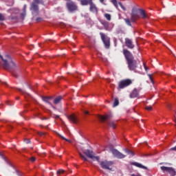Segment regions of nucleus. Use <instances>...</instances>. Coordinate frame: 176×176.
<instances>
[{"mask_svg": "<svg viewBox=\"0 0 176 176\" xmlns=\"http://www.w3.org/2000/svg\"><path fill=\"white\" fill-rule=\"evenodd\" d=\"M19 91L23 94H28L30 95L29 94H28L25 90L22 89H19Z\"/></svg>", "mask_w": 176, "mask_h": 176, "instance_id": "obj_33", "label": "nucleus"}, {"mask_svg": "<svg viewBox=\"0 0 176 176\" xmlns=\"http://www.w3.org/2000/svg\"><path fill=\"white\" fill-rule=\"evenodd\" d=\"M112 118L113 114L111 113L105 114L104 116H98V119H99L102 123H107V124H109L111 129H116V124L114 121H112Z\"/></svg>", "mask_w": 176, "mask_h": 176, "instance_id": "obj_2", "label": "nucleus"}, {"mask_svg": "<svg viewBox=\"0 0 176 176\" xmlns=\"http://www.w3.org/2000/svg\"><path fill=\"white\" fill-rule=\"evenodd\" d=\"M0 58L3 62V67L5 69H15L16 67V64L12 60V58L10 55H5L4 56H2L0 55Z\"/></svg>", "mask_w": 176, "mask_h": 176, "instance_id": "obj_3", "label": "nucleus"}, {"mask_svg": "<svg viewBox=\"0 0 176 176\" xmlns=\"http://www.w3.org/2000/svg\"><path fill=\"white\" fill-rule=\"evenodd\" d=\"M89 10L91 12L94 13H98V9L97 8V6L94 3V2H92L90 5H89Z\"/></svg>", "mask_w": 176, "mask_h": 176, "instance_id": "obj_17", "label": "nucleus"}, {"mask_svg": "<svg viewBox=\"0 0 176 176\" xmlns=\"http://www.w3.org/2000/svg\"><path fill=\"white\" fill-rule=\"evenodd\" d=\"M101 3H104V0H99Z\"/></svg>", "mask_w": 176, "mask_h": 176, "instance_id": "obj_46", "label": "nucleus"}, {"mask_svg": "<svg viewBox=\"0 0 176 176\" xmlns=\"http://www.w3.org/2000/svg\"><path fill=\"white\" fill-rule=\"evenodd\" d=\"M3 84H5L6 85H8V84L6 82H3Z\"/></svg>", "mask_w": 176, "mask_h": 176, "instance_id": "obj_49", "label": "nucleus"}, {"mask_svg": "<svg viewBox=\"0 0 176 176\" xmlns=\"http://www.w3.org/2000/svg\"><path fill=\"white\" fill-rule=\"evenodd\" d=\"M175 115H176V111H175Z\"/></svg>", "mask_w": 176, "mask_h": 176, "instance_id": "obj_53", "label": "nucleus"}, {"mask_svg": "<svg viewBox=\"0 0 176 176\" xmlns=\"http://www.w3.org/2000/svg\"><path fill=\"white\" fill-rule=\"evenodd\" d=\"M131 176H136L135 174L131 175Z\"/></svg>", "mask_w": 176, "mask_h": 176, "instance_id": "obj_50", "label": "nucleus"}, {"mask_svg": "<svg viewBox=\"0 0 176 176\" xmlns=\"http://www.w3.org/2000/svg\"><path fill=\"white\" fill-rule=\"evenodd\" d=\"M124 21H125V23H126V25H128L129 26H131V25H132L130 19H124Z\"/></svg>", "mask_w": 176, "mask_h": 176, "instance_id": "obj_31", "label": "nucleus"}, {"mask_svg": "<svg viewBox=\"0 0 176 176\" xmlns=\"http://www.w3.org/2000/svg\"><path fill=\"white\" fill-rule=\"evenodd\" d=\"M140 12V15L142 16V18L145 19L148 18V16L146 15L145 11L142 9H138V10Z\"/></svg>", "mask_w": 176, "mask_h": 176, "instance_id": "obj_20", "label": "nucleus"}, {"mask_svg": "<svg viewBox=\"0 0 176 176\" xmlns=\"http://www.w3.org/2000/svg\"><path fill=\"white\" fill-rule=\"evenodd\" d=\"M113 165V162L111 161L104 160L100 162V167L104 170H111L110 167L112 166Z\"/></svg>", "mask_w": 176, "mask_h": 176, "instance_id": "obj_9", "label": "nucleus"}, {"mask_svg": "<svg viewBox=\"0 0 176 176\" xmlns=\"http://www.w3.org/2000/svg\"><path fill=\"white\" fill-rule=\"evenodd\" d=\"M111 2L113 4V6L116 8H118V3L117 0H111Z\"/></svg>", "mask_w": 176, "mask_h": 176, "instance_id": "obj_28", "label": "nucleus"}, {"mask_svg": "<svg viewBox=\"0 0 176 176\" xmlns=\"http://www.w3.org/2000/svg\"><path fill=\"white\" fill-rule=\"evenodd\" d=\"M132 166H134L135 167H138L139 168H142V169H147V168L144 166H143L142 164L138 163V162H132L131 163Z\"/></svg>", "mask_w": 176, "mask_h": 176, "instance_id": "obj_18", "label": "nucleus"}, {"mask_svg": "<svg viewBox=\"0 0 176 176\" xmlns=\"http://www.w3.org/2000/svg\"><path fill=\"white\" fill-rule=\"evenodd\" d=\"M30 161L32 162V163H34L36 162V157H31L30 158Z\"/></svg>", "mask_w": 176, "mask_h": 176, "instance_id": "obj_35", "label": "nucleus"}, {"mask_svg": "<svg viewBox=\"0 0 176 176\" xmlns=\"http://www.w3.org/2000/svg\"><path fill=\"white\" fill-rule=\"evenodd\" d=\"M123 54L126 60L129 69L131 71H135L138 67V63L135 59L133 54L128 50H124Z\"/></svg>", "mask_w": 176, "mask_h": 176, "instance_id": "obj_1", "label": "nucleus"}, {"mask_svg": "<svg viewBox=\"0 0 176 176\" xmlns=\"http://www.w3.org/2000/svg\"><path fill=\"white\" fill-rule=\"evenodd\" d=\"M161 170L164 173H168L170 176H176V170L173 167L161 166Z\"/></svg>", "mask_w": 176, "mask_h": 176, "instance_id": "obj_8", "label": "nucleus"}, {"mask_svg": "<svg viewBox=\"0 0 176 176\" xmlns=\"http://www.w3.org/2000/svg\"><path fill=\"white\" fill-rule=\"evenodd\" d=\"M93 2V0H80V4L82 6H87L91 5V3Z\"/></svg>", "mask_w": 176, "mask_h": 176, "instance_id": "obj_19", "label": "nucleus"}, {"mask_svg": "<svg viewBox=\"0 0 176 176\" xmlns=\"http://www.w3.org/2000/svg\"><path fill=\"white\" fill-rule=\"evenodd\" d=\"M83 153L89 159H91V160H96L98 162H100V157L96 156V153L93 151H90L89 149L84 150Z\"/></svg>", "mask_w": 176, "mask_h": 176, "instance_id": "obj_6", "label": "nucleus"}, {"mask_svg": "<svg viewBox=\"0 0 176 176\" xmlns=\"http://www.w3.org/2000/svg\"><path fill=\"white\" fill-rule=\"evenodd\" d=\"M138 176H141V175H138Z\"/></svg>", "mask_w": 176, "mask_h": 176, "instance_id": "obj_54", "label": "nucleus"}, {"mask_svg": "<svg viewBox=\"0 0 176 176\" xmlns=\"http://www.w3.org/2000/svg\"><path fill=\"white\" fill-rule=\"evenodd\" d=\"M32 3H36L38 5H39V4H43L44 1L43 0H33Z\"/></svg>", "mask_w": 176, "mask_h": 176, "instance_id": "obj_27", "label": "nucleus"}, {"mask_svg": "<svg viewBox=\"0 0 176 176\" xmlns=\"http://www.w3.org/2000/svg\"><path fill=\"white\" fill-rule=\"evenodd\" d=\"M44 134H45V133H39V135L42 136V135H44Z\"/></svg>", "mask_w": 176, "mask_h": 176, "instance_id": "obj_47", "label": "nucleus"}, {"mask_svg": "<svg viewBox=\"0 0 176 176\" xmlns=\"http://www.w3.org/2000/svg\"><path fill=\"white\" fill-rule=\"evenodd\" d=\"M26 10H27V5L25 4L23 5L22 12L20 14V17L22 20H24L26 16V14H27Z\"/></svg>", "mask_w": 176, "mask_h": 176, "instance_id": "obj_16", "label": "nucleus"}, {"mask_svg": "<svg viewBox=\"0 0 176 176\" xmlns=\"http://www.w3.org/2000/svg\"><path fill=\"white\" fill-rule=\"evenodd\" d=\"M118 5L120 6V8L124 10V11H126V8L122 5V3L121 2H119L118 3Z\"/></svg>", "mask_w": 176, "mask_h": 176, "instance_id": "obj_32", "label": "nucleus"}, {"mask_svg": "<svg viewBox=\"0 0 176 176\" xmlns=\"http://www.w3.org/2000/svg\"><path fill=\"white\" fill-rule=\"evenodd\" d=\"M140 18V14H138V10L133 8L131 14V21L133 23L136 22Z\"/></svg>", "mask_w": 176, "mask_h": 176, "instance_id": "obj_11", "label": "nucleus"}, {"mask_svg": "<svg viewBox=\"0 0 176 176\" xmlns=\"http://www.w3.org/2000/svg\"><path fill=\"white\" fill-rule=\"evenodd\" d=\"M68 120H69L72 123H74V124H77L78 123V120L77 117L74 114H72L70 116H67Z\"/></svg>", "mask_w": 176, "mask_h": 176, "instance_id": "obj_14", "label": "nucleus"}, {"mask_svg": "<svg viewBox=\"0 0 176 176\" xmlns=\"http://www.w3.org/2000/svg\"><path fill=\"white\" fill-rule=\"evenodd\" d=\"M65 173V170H63V169H59V170H57L56 175H57L58 176H59V175H62V174H64Z\"/></svg>", "mask_w": 176, "mask_h": 176, "instance_id": "obj_24", "label": "nucleus"}, {"mask_svg": "<svg viewBox=\"0 0 176 176\" xmlns=\"http://www.w3.org/2000/svg\"><path fill=\"white\" fill-rule=\"evenodd\" d=\"M42 21H43V19L41 18V17H38V18L36 19V21L37 23L41 22Z\"/></svg>", "mask_w": 176, "mask_h": 176, "instance_id": "obj_37", "label": "nucleus"}, {"mask_svg": "<svg viewBox=\"0 0 176 176\" xmlns=\"http://www.w3.org/2000/svg\"><path fill=\"white\" fill-rule=\"evenodd\" d=\"M175 120H176V117H175Z\"/></svg>", "mask_w": 176, "mask_h": 176, "instance_id": "obj_55", "label": "nucleus"}, {"mask_svg": "<svg viewBox=\"0 0 176 176\" xmlns=\"http://www.w3.org/2000/svg\"><path fill=\"white\" fill-rule=\"evenodd\" d=\"M170 151H176V146L170 148Z\"/></svg>", "mask_w": 176, "mask_h": 176, "instance_id": "obj_44", "label": "nucleus"}, {"mask_svg": "<svg viewBox=\"0 0 176 176\" xmlns=\"http://www.w3.org/2000/svg\"><path fill=\"white\" fill-rule=\"evenodd\" d=\"M101 39L104 45L105 48L109 49L110 47V38L107 36L104 33H100Z\"/></svg>", "mask_w": 176, "mask_h": 176, "instance_id": "obj_10", "label": "nucleus"}, {"mask_svg": "<svg viewBox=\"0 0 176 176\" xmlns=\"http://www.w3.org/2000/svg\"><path fill=\"white\" fill-rule=\"evenodd\" d=\"M104 28H105L106 30H108L109 28V25L108 23L104 24Z\"/></svg>", "mask_w": 176, "mask_h": 176, "instance_id": "obj_38", "label": "nucleus"}, {"mask_svg": "<svg viewBox=\"0 0 176 176\" xmlns=\"http://www.w3.org/2000/svg\"><path fill=\"white\" fill-rule=\"evenodd\" d=\"M125 45L129 49H133L135 47L133 41L128 38H125Z\"/></svg>", "mask_w": 176, "mask_h": 176, "instance_id": "obj_13", "label": "nucleus"}, {"mask_svg": "<svg viewBox=\"0 0 176 176\" xmlns=\"http://www.w3.org/2000/svg\"><path fill=\"white\" fill-rule=\"evenodd\" d=\"M104 17L107 21L111 20V15L109 14H104Z\"/></svg>", "mask_w": 176, "mask_h": 176, "instance_id": "obj_30", "label": "nucleus"}, {"mask_svg": "<svg viewBox=\"0 0 176 176\" xmlns=\"http://www.w3.org/2000/svg\"><path fill=\"white\" fill-rule=\"evenodd\" d=\"M168 108H170V105H168Z\"/></svg>", "mask_w": 176, "mask_h": 176, "instance_id": "obj_51", "label": "nucleus"}, {"mask_svg": "<svg viewBox=\"0 0 176 176\" xmlns=\"http://www.w3.org/2000/svg\"><path fill=\"white\" fill-rule=\"evenodd\" d=\"M79 155L81 157V159H82V160H84L85 162H88V159L81 153H79Z\"/></svg>", "mask_w": 176, "mask_h": 176, "instance_id": "obj_29", "label": "nucleus"}, {"mask_svg": "<svg viewBox=\"0 0 176 176\" xmlns=\"http://www.w3.org/2000/svg\"><path fill=\"white\" fill-rule=\"evenodd\" d=\"M63 97L61 96L56 97V98H54V100L53 101L54 104H59L61 102V100H63Z\"/></svg>", "mask_w": 176, "mask_h": 176, "instance_id": "obj_22", "label": "nucleus"}, {"mask_svg": "<svg viewBox=\"0 0 176 176\" xmlns=\"http://www.w3.org/2000/svg\"><path fill=\"white\" fill-rule=\"evenodd\" d=\"M12 75H13V76H14L15 78H18V75H17V74L13 73Z\"/></svg>", "mask_w": 176, "mask_h": 176, "instance_id": "obj_45", "label": "nucleus"}, {"mask_svg": "<svg viewBox=\"0 0 176 176\" xmlns=\"http://www.w3.org/2000/svg\"><path fill=\"white\" fill-rule=\"evenodd\" d=\"M57 135H58V137H60V138H62V139L64 140L65 141H67V142H72V140L65 138V137H63V135H61L60 133H57Z\"/></svg>", "mask_w": 176, "mask_h": 176, "instance_id": "obj_26", "label": "nucleus"}, {"mask_svg": "<svg viewBox=\"0 0 176 176\" xmlns=\"http://www.w3.org/2000/svg\"><path fill=\"white\" fill-rule=\"evenodd\" d=\"M111 153L115 157H117V159H124L126 157V155L120 153L118 150L115 148H111L110 149Z\"/></svg>", "mask_w": 176, "mask_h": 176, "instance_id": "obj_12", "label": "nucleus"}, {"mask_svg": "<svg viewBox=\"0 0 176 176\" xmlns=\"http://www.w3.org/2000/svg\"><path fill=\"white\" fill-rule=\"evenodd\" d=\"M174 55V56L175 57V58H176V56L175 55V54H173Z\"/></svg>", "mask_w": 176, "mask_h": 176, "instance_id": "obj_52", "label": "nucleus"}, {"mask_svg": "<svg viewBox=\"0 0 176 176\" xmlns=\"http://www.w3.org/2000/svg\"><path fill=\"white\" fill-rule=\"evenodd\" d=\"M83 113H84L85 115H89V112L88 111H83Z\"/></svg>", "mask_w": 176, "mask_h": 176, "instance_id": "obj_42", "label": "nucleus"}, {"mask_svg": "<svg viewBox=\"0 0 176 176\" xmlns=\"http://www.w3.org/2000/svg\"><path fill=\"white\" fill-rule=\"evenodd\" d=\"M144 69H145L146 71H148V70H149V68L146 66V64H144Z\"/></svg>", "mask_w": 176, "mask_h": 176, "instance_id": "obj_41", "label": "nucleus"}, {"mask_svg": "<svg viewBox=\"0 0 176 176\" xmlns=\"http://www.w3.org/2000/svg\"><path fill=\"white\" fill-rule=\"evenodd\" d=\"M54 118L55 119H58L60 118V116H58V115H54Z\"/></svg>", "mask_w": 176, "mask_h": 176, "instance_id": "obj_43", "label": "nucleus"}, {"mask_svg": "<svg viewBox=\"0 0 176 176\" xmlns=\"http://www.w3.org/2000/svg\"><path fill=\"white\" fill-rule=\"evenodd\" d=\"M132 83H133V81L131 79L127 78V79L122 80L118 82V89H124L125 87H127L129 85H131Z\"/></svg>", "mask_w": 176, "mask_h": 176, "instance_id": "obj_7", "label": "nucleus"}, {"mask_svg": "<svg viewBox=\"0 0 176 176\" xmlns=\"http://www.w3.org/2000/svg\"><path fill=\"white\" fill-rule=\"evenodd\" d=\"M148 77H149L151 81L153 83H154V80H153V78L152 75H151V74H148Z\"/></svg>", "mask_w": 176, "mask_h": 176, "instance_id": "obj_40", "label": "nucleus"}, {"mask_svg": "<svg viewBox=\"0 0 176 176\" xmlns=\"http://www.w3.org/2000/svg\"><path fill=\"white\" fill-rule=\"evenodd\" d=\"M42 100H43L44 102H45L46 103L49 104L50 105V107H52V108H54V109H56V107L52 104V102H50L49 101V98L43 96V97H42Z\"/></svg>", "mask_w": 176, "mask_h": 176, "instance_id": "obj_21", "label": "nucleus"}, {"mask_svg": "<svg viewBox=\"0 0 176 176\" xmlns=\"http://www.w3.org/2000/svg\"><path fill=\"white\" fill-rule=\"evenodd\" d=\"M66 8L69 12L74 13L78 10L77 4L71 0H67L66 3Z\"/></svg>", "mask_w": 176, "mask_h": 176, "instance_id": "obj_4", "label": "nucleus"}, {"mask_svg": "<svg viewBox=\"0 0 176 176\" xmlns=\"http://www.w3.org/2000/svg\"><path fill=\"white\" fill-rule=\"evenodd\" d=\"M24 142L25 144H30L31 141L30 139H24Z\"/></svg>", "mask_w": 176, "mask_h": 176, "instance_id": "obj_39", "label": "nucleus"}, {"mask_svg": "<svg viewBox=\"0 0 176 176\" xmlns=\"http://www.w3.org/2000/svg\"><path fill=\"white\" fill-rule=\"evenodd\" d=\"M119 104H120V102H119L118 98H115L113 107H118V105H119Z\"/></svg>", "mask_w": 176, "mask_h": 176, "instance_id": "obj_25", "label": "nucleus"}, {"mask_svg": "<svg viewBox=\"0 0 176 176\" xmlns=\"http://www.w3.org/2000/svg\"><path fill=\"white\" fill-rule=\"evenodd\" d=\"M145 109H146V111H152L153 107L152 106H146Z\"/></svg>", "mask_w": 176, "mask_h": 176, "instance_id": "obj_34", "label": "nucleus"}, {"mask_svg": "<svg viewBox=\"0 0 176 176\" xmlns=\"http://www.w3.org/2000/svg\"><path fill=\"white\" fill-rule=\"evenodd\" d=\"M48 98V100H52V97H47Z\"/></svg>", "mask_w": 176, "mask_h": 176, "instance_id": "obj_48", "label": "nucleus"}, {"mask_svg": "<svg viewBox=\"0 0 176 176\" xmlns=\"http://www.w3.org/2000/svg\"><path fill=\"white\" fill-rule=\"evenodd\" d=\"M125 152H126V153H127V155H130L131 156H135V153L131 151L129 149H126Z\"/></svg>", "mask_w": 176, "mask_h": 176, "instance_id": "obj_23", "label": "nucleus"}, {"mask_svg": "<svg viewBox=\"0 0 176 176\" xmlns=\"http://www.w3.org/2000/svg\"><path fill=\"white\" fill-rule=\"evenodd\" d=\"M140 89L135 88L130 94V98H135L139 96Z\"/></svg>", "mask_w": 176, "mask_h": 176, "instance_id": "obj_15", "label": "nucleus"}, {"mask_svg": "<svg viewBox=\"0 0 176 176\" xmlns=\"http://www.w3.org/2000/svg\"><path fill=\"white\" fill-rule=\"evenodd\" d=\"M5 19V16L1 13H0V21H4Z\"/></svg>", "mask_w": 176, "mask_h": 176, "instance_id": "obj_36", "label": "nucleus"}, {"mask_svg": "<svg viewBox=\"0 0 176 176\" xmlns=\"http://www.w3.org/2000/svg\"><path fill=\"white\" fill-rule=\"evenodd\" d=\"M39 4H37L35 2H32L30 6V11L33 16H36L39 15L40 8Z\"/></svg>", "mask_w": 176, "mask_h": 176, "instance_id": "obj_5", "label": "nucleus"}]
</instances>
